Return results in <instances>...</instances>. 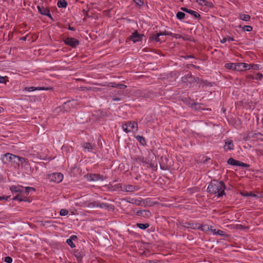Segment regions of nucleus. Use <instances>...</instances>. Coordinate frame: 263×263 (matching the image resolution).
<instances>
[{
  "instance_id": "obj_1",
  "label": "nucleus",
  "mask_w": 263,
  "mask_h": 263,
  "mask_svg": "<svg viewBox=\"0 0 263 263\" xmlns=\"http://www.w3.org/2000/svg\"><path fill=\"white\" fill-rule=\"evenodd\" d=\"M225 189L226 186L223 181L213 180L210 183L207 191L213 195L217 193V197H220L225 195Z\"/></svg>"
},
{
  "instance_id": "obj_2",
  "label": "nucleus",
  "mask_w": 263,
  "mask_h": 263,
  "mask_svg": "<svg viewBox=\"0 0 263 263\" xmlns=\"http://www.w3.org/2000/svg\"><path fill=\"white\" fill-rule=\"evenodd\" d=\"M78 104L79 103L77 100L72 99L64 102L62 106L59 107L57 109H59V111L63 112H68L71 108L76 107Z\"/></svg>"
},
{
  "instance_id": "obj_3",
  "label": "nucleus",
  "mask_w": 263,
  "mask_h": 263,
  "mask_svg": "<svg viewBox=\"0 0 263 263\" xmlns=\"http://www.w3.org/2000/svg\"><path fill=\"white\" fill-rule=\"evenodd\" d=\"M13 163L17 164L18 166L24 168H28L29 166V162L26 159L16 155L15 156Z\"/></svg>"
},
{
  "instance_id": "obj_4",
  "label": "nucleus",
  "mask_w": 263,
  "mask_h": 263,
  "mask_svg": "<svg viewBox=\"0 0 263 263\" xmlns=\"http://www.w3.org/2000/svg\"><path fill=\"white\" fill-rule=\"evenodd\" d=\"M48 178L50 181L60 183L63 179V175L60 173H54L49 175Z\"/></svg>"
},
{
  "instance_id": "obj_5",
  "label": "nucleus",
  "mask_w": 263,
  "mask_h": 263,
  "mask_svg": "<svg viewBox=\"0 0 263 263\" xmlns=\"http://www.w3.org/2000/svg\"><path fill=\"white\" fill-rule=\"evenodd\" d=\"M85 177L89 181H103L105 179L102 175L98 174H88L85 175Z\"/></svg>"
},
{
  "instance_id": "obj_6",
  "label": "nucleus",
  "mask_w": 263,
  "mask_h": 263,
  "mask_svg": "<svg viewBox=\"0 0 263 263\" xmlns=\"http://www.w3.org/2000/svg\"><path fill=\"white\" fill-rule=\"evenodd\" d=\"M228 164L233 165V166H239L243 167H249L250 165L247 163L240 162L237 160L233 159V158H230L227 161Z\"/></svg>"
},
{
  "instance_id": "obj_7",
  "label": "nucleus",
  "mask_w": 263,
  "mask_h": 263,
  "mask_svg": "<svg viewBox=\"0 0 263 263\" xmlns=\"http://www.w3.org/2000/svg\"><path fill=\"white\" fill-rule=\"evenodd\" d=\"M144 36L143 34H139L137 30H135L132 35H130L128 39L132 41L133 43H135L137 42L142 41V37Z\"/></svg>"
},
{
  "instance_id": "obj_8",
  "label": "nucleus",
  "mask_w": 263,
  "mask_h": 263,
  "mask_svg": "<svg viewBox=\"0 0 263 263\" xmlns=\"http://www.w3.org/2000/svg\"><path fill=\"white\" fill-rule=\"evenodd\" d=\"M37 9L41 14L48 16L51 20H53V18L50 13V10L48 8L45 7L43 6L38 5L37 6Z\"/></svg>"
},
{
  "instance_id": "obj_9",
  "label": "nucleus",
  "mask_w": 263,
  "mask_h": 263,
  "mask_svg": "<svg viewBox=\"0 0 263 263\" xmlns=\"http://www.w3.org/2000/svg\"><path fill=\"white\" fill-rule=\"evenodd\" d=\"M15 156V155L10 153H6L2 156L1 159L4 164H7L8 162L13 163Z\"/></svg>"
},
{
  "instance_id": "obj_10",
  "label": "nucleus",
  "mask_w": 263,
  "mask_h": 263,
  "mask_svg": "<svg viewBox=\"0 0 263 263\" xmlns=\"http://www.w3.org/2000/svg\"><path fill=\"white\" fill-rule=\"evenodd\" d=\"M65 44L73 48L76 47L79 44V41L73 37H67L64 40Z\"/></svg>"
},
{
  "instance_id": "obj_11",
  "label": "nucleus",
  "mask_w": 263,
  "mask_h": 263,
  "mask_svg": "<svg viewBox=\"0 0 263 263\" xmlns=\"http://www.w3.org/2000/svg\"><path fill=\"white\" fill-rule=\"evenodd\" d=\"M122 191L126 192H132L136 191L138 189L137 186L132 185H125L123 184L120 186Z\"/></svg>"
},
{
  "instance_id": "obj_12",
  "label": "nucleus",
  "mask_w": 263,
  "mask_h": 263,
  "mask_svg": "<svg viewBox=\"0 0 263 263\" xmlns=\"http://www.w3.org/2000/svg\"><path fill=\"white\" fill-rule=\"evenodd\" d=\"M194 80H195V76H192L191 73H189L181 78V80L183 83L189 82L191 84L194 83Z\"/></svg>"
},
{
  "instance_id": "obj_13",
  "label": "nucleus",
  "mask_w": 263,
  "mask_h": 263,
  "mask_svg": "<svg viewBox=\"0 0 263 263\" xmlns=\"http://www.w3.org/2000/svg\"><path fill=\"white\" fill-rule=\"evenodd\" d=\"M13 200H17L19 201H25L28 202H30L31 201V200L28 199L26 197H24L23 195L21 194H18L16 195L15 197H14L12 199Z\"/></svg>"
},
{
  "instance_id": "obj_14",
  "label": "nucleus",
  "mask_w": 263,
  "mask_h": 263,
  "mask_svg": "<svg viewBox=\"0 0 263 263\" xmlns=\"http://www.w3.org/2000/svg\"><path fill=\"white\" fill-rule=\"evenodd\" d=\"M10 190L12 193H22L24 192V187L22 186L13 185L10 187Z\"/></svg>"
},
{
  "instance_id": "obj_15",
  "label": "nucleus",
  "mask_w": 263,
  "mask_h": 263,
  "mask_svg": "<svg viewBox=\"0 0 263 263\" xmlns=\"http://www.w3.org/2000/svg\"><path fill=\"white\" fill-rule=\"evenodd\" d=\"M185 227L187 228L192 229H198L200 228V224L197 223H193V222H186L185 223Z\"/></svg>"
},
{
  "instance_id": "obj_16",
  "label": "nucleus",
  "mask_w": 263,
  "mask_h": 263,
  "mask_svg": "<svg viewBox=\"0 0 263 263\" xmlns=\"http://www.w3.org/2000/svg\"><path fill=\"white\" fill-rule=\"evenodd\" d=\"M224 147L227 150H233L234 149V144L232 140L227 139L225 141Z\"/></svg>"
},
{
  "instance_id": "obj_17",
  "label": "nucleus",
  "mask_w": 263,
  "mask_h": 263,
  "mask_svg": "<svg viewBox=\"0 0 263 263\" xmlns=\"http://www.w3.org/2000/svg\"><path fill=\"white\" fill-rule=\"evenodd\" d=\"M95 146V144H91L88 142H85L82 144V147L85 150H87L88 152H91L93 148Z\"/></svg>"
},
{
  "instance_id": "obj_18",
  "label": "nucleus",
  "mask_w": 263,
  "mask_h": 263,
  "mask_svg": "<svg viewBox=\"0 0 263 263\" xmlns=\"http://www.w3.org/2000/svg\"><path fill=\"white\" fill-rule=\"evenodd\" d=\"M136 214L138 216H143V217H149L151 215V213L148 210H139L137 212Z\"/></svg>"
},
{
  "instance_id": "obj_19",
  "label": "nucleus",
  "mask_w": 263,
  "mask_h": 263,
  "mask_svg": "<svg viewBox=\"0 0 263 263\" xmlns=\"http://www.w3.org/2000/svg\"><path fill=\"white\" fill-rule=\"evenodd\" d=\"M126 124L128 126V129L131 130V132L135 128L136 130H138V125L136 122L130 121L127 122Z\"/></svg>"
},
{
  "instance_id": "obj_20",
  "label": "nucleus",
  "mask_w": 263,
  "mask_h": 263,
  "mask_svg": "<svg viewBox=\"0 0 263 263\" xmlns=\"http://www.w3.org/2000/svg\"><path fill=\"white\" fill-rule=\"evenodd\" d=\"M77 239V236L75 235H72L70 238L67 239L66 242L72 248L75 247V245L73 242V240Z\"/></svg>"
},
{
  "instance_id": "obj_21",
  "label": "nucleus",
  "mask_w": 263,
  "mask_h": 263,
  "mask_svg": "<svg viewBox=\"0 0 263 263\" xmlns=\"http://www.w3.org/2000/svg\"><path fill=\"white\" fill-rule=\"evenodd\" d=\"M160 35H159V33H158L156 34H153L150 37L149 40L150 41H155L157 42H160L161 41V39L159 37Z\"/></svg>"
},
{
  "instance_id": "obj_22",
  "label": "nucleus",
  "mask_w": 263,
  "mask_h": 263,
  "mask_svg": "<svg viewBox=\"0 0 263 263\" xmlns=\"http://www.w3.org/2000/svg\"><path fill=\"white\" fill-rule=\"evenodd\" d=\"M212 226H209V225L205 224V225H201L200 224V229L201 231L203 232H206L209 231L210 230L213 232V230L212 229Z\"/></svg>"
},
{
  "instance_id": "obj_23",
  "label": "nucleus",
  "mask_w": 263,
  "mask_h": 263,
  "mask_svg": "<svg viewBox=\"0 0 263 263\" xmlns=\"http://www.w3.org/2000/svg\"><path fill=\"white\" fill-rule=\"evenodd\" d=\"M135 138L142 145H145L146 144V140L145 138L141 136L137 135L136 136Z\"/></svg>"
},
{
  "instance_id": "obj_24",
  "label": "nucleus",
  "mask_w": 263,
  "mask_h": 263,
  "mask_svg": "<svg viewBox=\"0 0 263 263\" xmlns=\"http://www.w3.org/2000/svg\"><path fill=\"white\" fill-rule=\"evenodd\" d=\"M139 160L143 164V166L148 167V164H149V160L148 158L141 157L139 158Z\"/></svg>"
},
{
  "instance_id": "obj_25",
  "label": "nucleus",
  "mask_w": 263,
  "mask_h": 263,
  "mask_svg": "<svg viewBox=\"0 0 263 263\" xmlns=\"http://www.w3.org/2000/svg\"><path fill=\"white\" fill-rule=\"evenodd\" d=\"M196 2L201 6H205L207 7H211V3L207 2L205 0H197Z\"/></svg>"
},
{
  "instance_id": "obj_26",
  "label": "nucleus",
  "mask_w": 263,
  "mask_h": 263,
  "mask_svg": "<svg viewBox=\"0 0 263 263\" xmlns=\"http://www.w3.org/2000/svg\"><path fill=\"white\" fill-rule=\"evenodd\" d=\"M250 18V16L248 14L240 13L239 15V18L246 22L249 21Z\"/></svg>"
},
{
  "instance_id": "obj_27",
  "label": "nucleus",
  "mask_w": 263,
  "mask_h": 263,
  "mask_svg": "<svg viewBox=\"0 0 263 263\" xmlns=\"http://www.w3.org/2000/svg\"><path fill=\"white\" fill-rule=\"evenodd\" d=\"M251 137L253 138H256L261 141H263V135L260 133H253Z\"/></svg>"
},
{
  "instance_id": "obj_28",
  "label": "nucleus",
  "mask_w": 263,
  "mask_h": 263,
  "mask_svg": "<svg viewBox=\"0 0 263 263\" xmlns=\"http://www.w3.org/2000/svg\"><path fill=\"white\" fill-rule=\"evenodd\" d=\"M57 6L59 8H65L67 6V3L65 0L59 1L57 3Z\"/></svg>"
},
{
  "instance_id": "obj_29",
  "label": "nucleus",
  "mask_w": 263,
  "mask_h": 263,
  "mask_svg": "<svg viewBox=\"0 0 263 263\" xmlns=\"http://www.w3.org/2000/svg\"><path fill=\"white\" fill-rule=\"evenodd\" d=\"M243 63H235V71H242L243 68Z\"/></svg>"
},
{
  "instance_id": "obj_30",
  "label": "nucleus",
  "mask_w": 263,
  "mask_h": 263,
  "mask_svg": "<svg viewBox=\"0 0 263 263\" xmlns=\"http://www.w3.org/2000/svg\"><path fill=\"white\" fill-rule=\"evenodd\" d=\"M188 13L191 14L196 18L200 19L201 18L200 14L196 11L190 9Z\"/></svg>"
},
{
  "instance_id": "obj_31",
  "label": "nucleus",
  "mask_w": 263,
  "mask_h": 263,
  "mask_svg": "<svg viewBox=\"0 0 263 263\" xmlns=\"http://www.w3.org/2000/svg\"><path fill=\"white\" fill-rule=\"evenodd\" d=\"M74 255L75 257L77 258L78 261H81L82 260V259L83 258V255L80 251L77 250L74 252Z\"/></svg>"
},
{
  "instance_id": "obj_32",
  "label": "nucleus",
  "mask_w": 263,
  "mask_h": 263,
  "mask_svg": "<svg viewBox=\"0 0 263 263\" xmlns=\"http://www.w3.org/2000/svg\"><path fill=\"white\" fill-rule=\"evenodd\" d=\"M136 226L138 228H139L141 229H142V230H145L146 228H147L149 227V224L147 223H137L136 224Z\"/></svg>"
},
{
  "instance_id": "obj_33",
  "label": "nucleus",
  "mask_w": 263,
  "mask_h": 263,
  "mask_svg": "<svg viewBox=\"0 0 263 263\" xmlns=\"http://www.w3.org/2000/svg\"><path fill=\"white\" fill-rule=\"evenodd\" d=\"M185 14L184 12H181V11L178 12L176 14L177 18L178 19H179V20H182L184 19L185 17Z\"/></svg>"
},
{
  "instance_id": "obj_34",
  "label": "nucleus",
  "mask_w": 263,
  "mask_h": 263,
  "mask_svg": "<svg viewBox=\"0 0 263 263\" xmlns=\"http://www.w3.org/2000/svg\"><path fill=\"white\" fill-rule=\"evenodd\" d=\"M235 63H226L224 67L228 69H232L235 70Z\"/></svg>"
},
{
  "instance_id": "obj_35",
  "label": "nucleus",
  "mask_w": 263,
  "mask_h": 263,
  "mask_svg": "<svg viewBox=\"0 0 263 263\" xmlns=\"http://www.w3.org/2000/svg\"><path fill=\"white\" fill-rule=\"evenodd\" d=\"M262 74L260 73H256L254 76H251L252 79H255L257 80H260L262 78Z\"/></svg>"
},
{
  "instance_id": "obj_36",
  "label": "nucleus",
  "mask_w": 263,
  "mask_h": 263,
  "mask_svg": "<svg viewBox=\"0 0 263 263\" xmlns=\"http://www.w3.org/2000/svg\"><path fill=\"white\" fill-rule=\"evenodd\" d=\"M97 206L98 207H99V208H105V209H109V208L110 206H112L111 205H109V204H108L107 203H98L97 205Z\"/></svg>"
},
{
  "instance_id": "obj_37",
  "label": "nucleus",
  "mask_w": 263,
  "mask_h": 263,
  "mask_svg": "<svg viewBox=\"0 0 263 263\" xmlns=\"http://www.w3.org/2000/svg\"><path fill=\"white\" fill-rule=\"evenodd\" d=\"M250 67H251V69H252L253 70H259L261 69V67L260 65L256 64H251V66H250Z\"/></svg>"
},
{
  "instance_id": "obj_38",
  "label": "nucleus",
  "mask_w": 263,
  "mask_h": 263,
  "mask_svg": "<svg viewBox=\"0 0 263 263\" xmlns=\"http://www.w3.org/2000/svg\"><path fill=\"white\" fill-rule=\"evenodd\" d=\"M241 195L244 197H257V195L254 193H252L251 192L249 193L248 192H245L243 193H241Z\"/></svg>"
},
{
  "instance_id": "obj_39",
  "label": "nucleus",
  "mask_w": 263,
  "mask_h": 263,
  "mask_svg": "<svg viewBox=\"0 0 263 263\" xmlns=\"http://www.w3.org/2000/svg\"><path fill=\"white\" fill-rule=\"evenodd\" d=\"M25 193L28 194L30 191H35V189L32 187H26L24 188Z\"/></svg>"
},
{
  "instance_id": "obj_40",
  "label": "nucleus",
  "mask_w": 263,
  "mask_h": 263,
  "mask_svg": "<svg viewBox=\"0 0 263 263\" xmlns=\"http://www.w3.org/2000/svg\"><path fill=\"white\" fill-rule=\"evenodd\" d=\"M68 211L66 209H61L60 211V215L61 216H66L68 214Z\"/></svg>"
},
{
  "instance_id": "obj_41",
  "label": "nucleus",
  "mask_w": 263,
  "mask_h": 263,
  "mask_svg": "<svg viewBox=\"0 0 263 263\" xmlns=\"http://www.w3.org/2000/svg\"><path fill=\"white\" fill-rule=\"evenodd\" d=\"M159 35H169V36H173V34L172 32H167V31H164V32H160Z\"/></svg>"
},
{
  "instance_id": "obj_42",
  "label": "nucleus",
  "mask_w": 263,
  "mask_h": 263,
  "mask_svg": "<svg viewBox=\"0 0 263 263\" xmlns=\"http://www.w3.org/2000/svg\"><path fill=\"white\" fill-rule=\"evenodd\" d=\"M122 128H123V129L124 130V131H125L127 133L131 132V130L128 129V126H127L126 123L123 124Z\"/></svg>"
},
{
  "instance_id": "obj_43",
  "label": "nucleus",
  "mask_w": 263,
  "mask_h": 263,
  "mask_svg": "<svg viewBox=\"0 0 263 263\" xmlns=\"http://www.w3.org/2000/svg\"><path fill=\"white\" fill-rule=\"evenodd\" d=\"M4 261L6 263H11L12 261V258L10 256H6L4 257Z\"/></svg>"
},
{
  "instance_id": "obj_44",
  "label": "nucleus",
  "mask_w": 263,
  "mask_h": 263,
  "mask_svg": "<svg viewBox=\"0 0 263 263\" xmlns=\"http://www.w3.org/2000/svg\"><path fill=\"white\" fill-rule=\"evenodd\" d=\"M252 29H253V28L251 26L246 25L243 27V30L247 32H250V31H252Z\"/></svg>"
},
{
  "instance_id": "obj_45",
  "label": "nucleus",
  "mask_w": 263,
  "mask_h": 263,
  "mask_svg": "<svg viewBox=\"0 0 263 263\" xmlns=\"http://www.w3.org/2000/svg\"><path fill=\"white\" fill-rule=\"evenodd\" d=\"M25 89L28 91H34V90L37 89V88L35 87H26L25 88Z\"/></svg>"
},
{
  "instance_id": "obj_46",
  "label": "nucleus",
  "mask_w": 263,
  "mask_h": 263,
  "mask_svg": "<svg viewBox=\"0 0 263 263\" xmlns=\"http://www.w3.org/2000/svg\"><path fill=\"white\" fill-rule=\"evenodd\" d=\"M134 2L139 6H142L144 4L142 0H134Z\"/></svg>"
},
{
  "instance_id": "obj_47",
  "label": "nucleus",
  "mask_w": 263,
  "mask_h": 263,
  "mask_svg": "<svg viewBox=\"0 0 263 263\" xmlns=\"http://www.w3.org/2000/svg\"><path fill=\"white\" fill-rule=\"evenodd\" d=\"M160 168L162 170H166L168 169V167L166 165H165V164H162L160 162Z\"/></svg>"
},
{
  "instance_id": "obj_48",
  "label": "nucleus",
  "mask_w": 263,
  "mask_h": 263,
  "mask_svg": "<svg viewBox=\"0 0 263 263\" xmlns=\"http://www.w3.org/2000/svg\"><path fill=\"white\" fill-rule=\"evenodd\" d=\"M250 66H251V64H248L246 63H243V69H250L251 67H250Z\"/></svg>"
},
{
  "instance_id": "obj_49",
  "label": "nucleus",
  "mask_w": 263,
  "mask_h": 263,
  "mask_svg": "<svg viewBox=\"0 0 263 263\" xmlns=\"http://www.w3.org/2000/svg\"><path fill=\"white\" fill-rule=\"evenodd\" d=\"M199 81L204 82V81L203 80L200 79L199 78L195 77V80H194V83L196 82L198 83H199Z\"/></svg>"
},
{
  "instance_id": "obj_50",
  "label": "nucleus",
  "mask_w": 263,
  "mask_h": 263,
  "mask_svg": "<svg viewBox=\"0 0 263 263\" xmlns=\"http://www.w3.org/2000/svg\"><path fill=\"white\" fill-rule=\"evenodd\" d=\"M5 78L4 77H0V83H6Z\"/></svg>"
},
{
  "instance_id": "obj_51",
  "label": "nucleus",
  "mask_w": 263,
  "mask_h": 263,
  "mask_svg": "<svg viewBox=\"0 0 263 263\" xmlns=\"http://www.w3.org/2000/svg\"><path fill=\"white\" fill-rule=\"evenodd\" d=\"M118 87L120 89H125L126 87V86L124 84H119L118 85Z\"/></svg>"
},
{
  "instance_id": "obj_52",
  "label": "nucleus",
  "mask_w": 263,
  "mask_h": 263,
  "mask_svg": "<svg viewBox=\"0 0 263 263\" xmlns=\"http://www.w3.org/2000/svg\"><path fill=\"white\" fill-rule=\"evenodd\" d=\"M213 232L214 233V234H218L220 235H222V233H223V231H221V230H218L217 232H216V230L214 229L213 230Z\"/></svg>"
},
{
  "instance_id": "obj_53",
  "label": "nucleus",
  "mask_w": 263,
  "mask_h": 263,
  "mask_svg": "<svg viewBox=\"0 0 263 263\" xmlns=\"http://www.w3.org/2000/svg\"><path fill=\"white\" fill-rule=\"evenodd\" d=\"M180 9H181L182 11L185 12H186V13H188V12H189V10H190V9H187V8H185V7H181V8H180Z\"/></svg>"
},
{
  "instance_id": "obj_54",
  "label": "nucleus",
  "mask_w": 263,
  "mask_h": 263,
  "mask_svg": "<svg viewBox=\"0 0 263 263\" xmlns=\"http://www.w3.org/2000/svg\"><path fill=\"white\" fill-rule=\"evenodd\" d=\"M51 223V221H46L44 222V223L43 224L44 226H49V224Z\"/></svg>"
},
{
  "instance_id": "obj_55",
  "label": "nucleus",
  "mask_w": 263,
  "mask_h": 263,
  "mask_svg": "<svg viewBox=\"0 0 263 263\" xmlns=\"http://www.w3.org/2000/svg\"><path fill=\"white\" fill-rule=\"evenodd\" d=\"M148 167H151L153 169H154L155 167V166L154 164L152 163V162H149V164H148Z\"/></svg>"
},
{
  "instance_id": "obj_56",
  "label": "nucleus",
  "mask_w": 263,
  "mask_h": 263,
  "mask_svg": "<svg viewBox=\"0 0 263 263\" xmlns=\"http://www.w3.org/2000/svg\"><path fill=\"white\" fill-rule=\"evenodd\" d=\"M9 197H8V196H0V200H3V199H5V200H7L8 198Z\"/></svg>"
},
{
  "instance_id": "obj_57",
  "label": "nucleus",
  "mask_w": 263,
  "mask_h": 263,
  "mask_svg": "<svg viewBox=\"0 0 263 263\" xmlns=\"http://www.w3.org/2000/svg\"><path fill=\"white\" fill-rule=\"evenodd\" d=\"M183 58L185 59H187L189 58H194V57L193 55H185V56L183 57Z\"/></svg>"
},
{
  "instance_id": "obj_58",
  "label": "nucleus",
  "mask_w": 263,
  "mask_h": 263,
  "mask_svg": "<svg viewBox=\"0 0 263 263\" xmlns=\"http://www.w3.org/2000/svg\"><path fill=\"white\" fill-rule=\"evenodd\" d=\"M227 41H233L234 40V38L231 36H229L227 37Z\"/></svg>"
},
{
  "instance_id": "obj_59",
  "label": "nucleus",
  "mask_w": 263,
  "mask_h": 263,
  "mask_svg": "<svg viewBox=\"0 0 263 263\" xmlns=\"http://www.w3.org/2000/svg\"><path fill=\"white\" fill-rule=\"evenodd\" d=\"M202 83H203L205 85H208V84L209 83V82H208L206 81H204V82L199 81V83H198V84H201Z\"/></svg>"
},
{
  "instance_id": "obj_60",
  "label": "nucleus",
  "mask_w": 263,
  "mask_h": 263,
  "mask_svg": "<svg viewBox=\"0 0 263 263\" xmlns=\"http://www.w3.org/2000/svg\"><path fill=\"white\" fill-rule=\"evenodd\" d=\"M227 41V37L223 38L222 40H221L220 42L222 44L226 43Z\"/></svg>"
},
{
  "instance_id": "obj_61",
  "label": "nucleus",
  "mask_w": 263,
  "mask_h": 263,
  "mask_svg": "<svg viewBox=\"0 0 263 263\" xmlns=\"http://www.w3.org/2000/svg\"><path fill=\"white\" fill-rule=\"evenodd\" d=\"M68 29L70 30L74 31L76 30V28L73 27H71L70 26H69Z\"/></svg>"
},
{
  "instance_id": "obj_62",
  "label": "nucleus",
  "mask_w": 263,
  "mask_h": 263,
  "mask_svg": "<svg viewBox=\"0 0 263 263\" xmlns=\"http://www.w3.org/2000/svg\"><path fill=\"white\" fill-rule=\"evenodd\" d=\"M120 100H121V99H120V98H114L112 99V100H113L114 101H120Z\"/></svg>"
},
{
  "instance_id": "obj_63",
  "label": "nucleus",
  "mask_w": 263,
  "mask_h": 263,
  "mask_svg": "<svg viewBox=\"0 0 263 263\" xmlns=\"http://www.w3.org/2000/svg\"><path fill=\"white\" fill-rule=\"evenodd\" d=\"M39 90H48L49 89V88H45V87H40L39 88Z\"/></svg>"
},
{
  "instance_id": "obj_64",
  "label": "nucleus",
  "mask_w": 263,
  "mask_h": 263,
  "mask_svg": "<svg viewBox=\"0 0 263 263\" xmlns=\"http://www.w3.org/2000/svg\"><path fill=\"white\" fill-rule=\"evenodd\" d=\"M83 13H84V14H85V15H87V16L89 17V16H88V14H87V12L85 10H84H84H83Z\"/></svg>"
}]
</instances>
